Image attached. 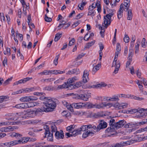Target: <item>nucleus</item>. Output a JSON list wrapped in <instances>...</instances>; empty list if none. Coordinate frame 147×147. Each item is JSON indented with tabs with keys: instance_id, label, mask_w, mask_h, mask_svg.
<instances>
[{
	"instance_id": "1",
	"label": "nucleus",
	"mask_w": 147,
	"mask_h": 147,
	"mask_svg": "<svg viewBox=\"0 0 147 147\" xmlns=\"http://www.w3.org/2000/svg\"><path fill=\"white\" fill-rule=\"evenodd\" d=\"M58 102V100L57 99L52 98L50 97L47 99L45 102H43L46 111L48 112L53 111L56 107V103Z\"/></svg>"
},
{
	"instance_id": "2",
	"label": "nucleus",
	"mask_w": 147,
	"mask_h": 147,
	"mask_svg": "<svg viewBox=\"0 0 147 147\" xmlns=\"http://www.w3.org/2000/svg\"><path fill=\"white\" fill-rule=\"evenodd\" d=\"M44 128L45 130V136L44 138L47 137V140L48 141H51L53 140V134L49 131V127L47 125H45L44 127Z\"/></svg>"
},
{
	"instance_id": "3",
	"label": "nucleus",
	"mask_w": 147,
	"mask_h": 147,
	"mask_svg": "<svg viewBox=\"0 0 147 147\" xmlns=\"http://www.w3.org/2000/svg\"><path fill=\"white\" fill-rule=\"evenodd\" d=\"M10 136L13 137H15L18 139H19L21 138H22L23 144L25 143L28 142V137L22 138V135L18 133L13 132L10 135Z\"/></svg>"
},
{
	"instance_id": "4",
	"label": "nucleus",
	"mask_w": 147,
	"mask_h": 147,
	"mask_svg": "<svg viewBox=\"0 0 147 147\" xmlns=\"http://www.w3.org/2000/svg\"><path fill=\"white\" fill-rule=\"evenodd\" d=\"M28 134L33 137H36V135L35 133L38 132L42 130V129H38L35 127H30L28 128Z\"/></svg>"
},
{
	"instance_id": "5",
	"label": "nucleus",
	"mask_w": 147,
	"mask_h": 147,
	"mask_svg": "<svg viewBox=\"0 0 147 147\" xmlns=\"http://www.w3.org/2000/svg\"><path fill=\"white\" fill-rule=\"evenodd\" d=\"M114 123H115V120L113 118H111L109 122L110 127H108L106 129L105 133L111 132L115 130V128L113 125Z\"/></svg>"
},
{
	"instance_id": "6",
	"label": "nucleus",
	"mask_w": 147,
	"mask_h": 147,
	"mask_svg": "<svg viewBox=\"0 0 147 147\" xmlns=\"http://www.w3.org/2000/svg\"><path fill=\"white\" fill-rule=\"evenodd\" d=\"M117 59H115L114 58L112 66V67L115 66V69L113 72V73H114L115 74L118 73L120 66V62H119L118 61L117 62Z\"/></svg>"
},
{
	"instance_id": "7",
	"label": "nucleus",
	"mask_w": 147,
	"mask_h": 147,
	"mask_svg": "<svg viewBox=\"0 0 147 147\" xmlns=\"http://www.w3.org/2000/svg\"><path fill=\"white\" fill-rule=\"evenodd\" d=\"M126 121L124 120H120L118 122L114 123V126L115 129H117L122 127L125 124Z\"/></svg>"
},
{
	"instance_id": "8",
	"label": "nucleus",
	"mask_w": 147,
	"mask_h": 147,
	"mask_svg": "<svg viewBox=\"0 0 147 147\" xmlns=\"http://www.w3.org/2000/svg\"><path fill=\"white\" fill-rule=\"evenodd\" d=\"M107 126V124L103 120L100 121V123L97 126V131H99L100 129L106 128Z\"/></svg>"
},
{
	"instance_id": "9",
	"label": "nucleus",
	"mask_w": 147,
	"mask_h": 147,
	"mask_svg": "<svg viewBox=\"0 0 147 147\" xmlns=\"http://www.w3.org/2000/svg\"><path fill=\"white\" fill-rule=\"evenodd\" d=\"M89 75L88 71L86 70H85L83 72V76L82 77V82L84 83H86L88 82V80H89Z\"/></svg>"
},
{
	"instance_id": "10",
	"label": "nucleus",
	"mask_w": 147,
	"mask_h": 147,
	"mask_svg": "<svg viewBox=\"0 0 147 147\" xmlns=\"http://www.w3.org/2000/svg\"><path fill=\"white\" fill-rule=\"evenodd\" d=\"M55 136V138L57 139H63L64 137V134L62 130H60V132L58 131H56Z\"/></svg>"
},
{
	"instance_id": "11",
	"label": "nucleus",
	"mask_w": 147,
	"mask_h": 147,
	"mask_svg": "<svg viewBox=\"0 0 147 147\" xmlns=\"http://www.w3.org/2000/svg\"><path fill=\"white\" fill-rule=\"evenodd\" d=\"M107 11L108 13L105 16V17H107V19L109 20H111V17L114 15V13L112 9H110L108 8Z\"/></svg>"
},
{
	"instance_id": "12",
	"label": "nucleus",
	"mask_w": 147,
	"mask_h": 147,
	"mask_svg": "<svg viewBox=\"0 0 147 147\" xmlns=\"http://www.w3.org/2000/svg\"><path fill=\"white\" fill-rule=\"evenodd\" d=\"M123 4L122 3L120 5V7L117 13V17L119 19H120L123 16Z\"/></svg>"
},
{
	"instance_id": "13",
	"label": "nucleus",
	"mask_w": 147,
	"mask_h": 147,
	"mask_svg": "<svg viewBox=\"0 0 147 147\" xmlns=\"http://www.w3.org/2000/svg\"><path fill=\"white\" fill-rule=\"evenodd\" d=\"M104 24H105V27L107 28L108 26L110 25L111 24V22L112 21L111 20H109L107 19V17H105V16L104 17Z\"/></svg>"
},
{
	"instance_id": "14",
	"label": "nucleus",
	"mask_w": 147,
	"mask_h": 147,
	"mask_svg": "<svg viewBox=\"0 0 147 147\" xmlns=\"http://www.w3.org/2000/svg\"><path fill=\"white\" fill-rule=\"evenodd\" d=\"M80 71L79 69L76 68L68 71L66 74H67L69 75L71 74H80Z\"/></svg>"
},
{
	"instance_id": "15",
	"label": "nucleus",
	"mask_w": 147,
	"mask_h": 147,
	"mask_svg": "<svg viewBox=\"0 0 147 147\" xmlns=\"http://www.w3.org/2000/svg\"><path fill=\"white\" fill-rule=\"evenodd\" d=\"M107 84L104 82H101L100 84H98L96 85H93L91 86L90 88H98L102 87H104L106 86Z\"/></svg>"
},
{
	"instance_id": "16",
	"label": "nucleus",
	"mask_w": 147,
	"mask_h": 147,
	"mask_svg": "<svg viewBox=\"0 0 147 147\" xmlns=\"http://www.w3.org/2000/svg\"><path fill=\"white\" fill-rule=\"evenodd\" d=\"M47 112V111H46L45 108V107L43 108H38L36 109L35 111V113L36 114H40V113L43 112Z\"/></svg>"
},
{
	"instance_id": "17",
	"label": "nucleus",
	"mask_w": 147,
	"mask_h": 147,
	"mask_svg": "<svg viewBox=\"0 0 147 147\" xmlns=\"http://www.w3.org/2000/svg\"><path fill=\"white\" fill-rule=\"evenodd\" d=\"M110 104H106V103L103 102H102L101 104H100L98 105H95V108L97 109H100L103 108L104 107H106L107 106H109Z\"/></svg>"
},
{
	"instance_id": "18",
	"label": "nucleus",
	"mask_w": 147,
	"mask_h": 147,
	"mask_svg": "<svg viewBox=\"0 0 147 147\" xmlns=\"http://www.w3.org/2000/svg\"><path fill=\"white\" fill-rule=\"evenodd\" d=\"M94 133L92 131H85L84 133L82 134V137L84 138H85L87 137L88 136L90 135L92 136L94 135Z\"/></svg>"
},
{
	"instance_id": "19",
	"label": "nucleus",
	"mask_w": 147,
	"mask_h": 147,
	"mask_svg": "<svg viewBox=\"0 0 147 147\" xmlns=\"http://www.w3.org/2000/svg\"><path fill=\"white\" fill-rule=\"evenodd\" d=\"M17 129L16 126H9L5 127V132H9L13 131L14 129Z\"/></svg>"
},
{
	"instance_id": "20",
	"label": "nucleus",
	"mask_w": 147,
	"mask_h": 147,
	"mask_svg": "<svg viewBox=\"0 0 147 147\" xmlns=\"http://www.w3.org/2000/svg\"><path fill=\"white\" fill-rule=\"evenodd\" d=\"M101 67L100 63H98L97 65L95 66L93 69L92 73L93 74H94Z\"/></svg>"
},
{
	"instance_id": "21",
	"label": "nucleus",
	"mask_w": 147,
	"mask_h": 147,
	"mask_svg": "<svg viewBox=\"0 0 147 147\" xmlns=\"http://www.w3.org/2000/svg\"><path fill=\"white\" fill-rule=\"evenodd\" d=\"M83 103H74L72 104V106L74 107V108L76 109H79L82 107Z\"/></svg>"
},
{
	"instance_id": "22",
	"label": "nucleus",
	"mask_w": 147,
	"mask_h": 147,
	"mask_svg": "<svg viewBox=\"0 0 147 147\" xmlns=\"http://www.w3.org/2000/svg\"><path fill=\"white\" fill-rule=\"evenodd\" d=\"M15 142V140L10 141L9 142H5L3 144L4 145L6 146L7 147H11L16 145Z\"/></svg>"
},
{
	"instance_id": "23",
	"label": "nucleus",
	"mask_w": 147,
	"mask_h": 147,
	"mask_svg": "<svg viewBox=\"0 0 147 147\" xmlns=\"http://www.w3.org/2000/svg\"><path fill=\"white\" fill-rule=\"evenodd\" d=\"M126 144V142H121L120 143H117L115 144L112 145L111 147H122L125 146Z\"/></svg>"
},
{
	"instance_id": "24",
	"label": "nucleus",
	"mask_w": 147,
	"mask_h": 147,
	"mask_svg": "<svg viewBox=\"0 0 147 147\" xmlns=\"http://www.w3.org/2000/svg\"><path fill=\"white\" fill-rule=\"evenodd\" d=\"M127 19L128 20H131L132 19L133 14L132 13V10L129 9L127 10Z\"/></svg>"
},
{
	"instance_id": "25",
	"label": "nucleus",
	"mask_w": 147,
	"mask_h": 147,
	"mask_svg": "<svg viewBox=\"0 0 147 147\" xmlns=\"http://www.w3.org/2000/svg\"><path fill=\"white\" fill-rule=\"evenodd\" d=\"M26 109L30 107H32L35 106L36 105V103L33 102H30L27 103H25Z\"/></svg>"
},
{
	"instance_id": "26",
	"label": "nucleus",
	"mask_w": 147,
	"mask_h": 147,
	"mask_svg": "<svg viewBox=\"0 0 147 147\" xmlns=\"http://www.w3.org/2000/svg\"><path fill=\"white\" fill-rule=\"evenodd\" d=\"M32 79V78L27 77L22 79L19 80L18 81L19 84L22 83H24L27 81L31 80Z\"/></svg>"
},
{
	"instance_id": "27",
	"label": "nucleus",
	"mask_w": 147,
	"mask_h": 147,
	"mask_svg": "<svg viewBox=\"0 0 147 147\" xmlns=\"http://www.w3.org/2000/svg\"><path fill=\"white\" fill-rule=\"evenodd\" d=\"M79 97H80V99H82L86 101L88 100V98L87 97V96L86 94H80V96H79Z\"/></svg>"
},
{
	"instance_id": "28",
	"label": "nucleus",
	"mask_w": 147,
	"mask_h": 147,
	"mask_svg": "<svg viewBox=\"0 0 147 147\" xmlns=\"http://www.w3.org/2000/svg\"><path fill=\"white\" fill-rule=\"evenodd\" d=\"M29 99V96H26L20 98V100L22 102H30Z\"/></svg>"
},
{
	"instance_id": "29",
	"label": "nucleus",
	"mask_w": 147,
	"mask_h": 147,
	"mask_svg": "<svg viewBox=\"0 0 147 147\" xmlns=\"http://www.w3.org/2000/svg\"><path fill=\"white\" fill-rule=\"evenodd\" d=\"M15 107L18 109H26L25 103L18 104L15 106Z\"/></svg>"
},
{
	"instance_id": "30",
	"label": "nucleus",
	"mask_w": 147,
	"mask_h": 147,
	"mask_svg": "<svg viewBox=\"0 0 147 147\" xmlns=\"http://www.w3.org/2000/svg\"><path fill=\"white\" fill-rule=\"evenodd\" d=\"M71 132V133L73 136H76L81 133V132H80V131L78 129L72 131Z\"/></svg>"
},
{
	"instance_id": "31",
	"label": "nucleus",
	"mask_w": 147,
	"mask_h": 147,
	"mask_svg": "<svg viewBox=\"0 0 147 147\" xmlns=\"http://www.w3.org/2000/svg\"><path fill=\"white\" fill-rule=\"evenodd\" d=\"M130 5V3H128L124 1V3L123 4V6H124L125 7H124V11H127V10L129 9V7Z\"/></svg>"
},
{
	"instance_id": "32",
	"label": "nucleus",
	"mask_w": 147,
	"mask_h": 147,
	"mask_svg": "<svg viewBox=\"0 0 147 147\" xmlns=\"http://www.w3.org/2000/svg\"><path fill=\"white\" fill-rule=\"evenodd\" d=\"M134 50L132 48L129 49L128 57V59H132V57L133 56L134 54Z\"/></svg>"
},
{
	"instance_id": "33",
	"label": "nucleus",
	"mask_w": 147,
	"mask_h": 147,
	"mask_svg": "<svg viewBox=\"0 0 147 147\" xmlns=\"http://www.w3.org/2000/svg\"><path fill=\"white\" fill-rule=\"evenodd\" d=\"M138 109H129L127 111V112L130 114H133L136 112H138Z\"/></svg>"
},
{
	"instance_id": "34",
	"label": "nucleus",
	"mask_w": 147,
	"mask_h": 147,
	"mask_svg": "<svg viewBox=\"0 0 147 147\" xmlns=\"http://www.w3.org/2000/svg\"><path fill=\"white\" fill-rule=\"evenodd\" d=\"M95 42V41L94 40L87 43L85 46V48H89L90 47L93 45Z\"/></svg>"
},
{
	"instance_id": "35",
	"label": "nucleus",
	"mask_w": 147,
	"mask_h": 147,
	"mask_svg": "<svg viewBox=\"0 0 147 147\" xmlns=\"http://www.w3.org/2000/svg\"><path fill=\"white\" fill-rule=\"evenodd\" d=\"M66 88H68L69 90H71L73 88L75 89V88L74 86V84H73L71 83H66Z\"/></svg>"
},
{
	"instance_id": "36",
	"label": "nucleus",
	"mask_w": 147,
	"mask_h": 147,
	"mask_svg": "<svg viewBox=\"0 0 147 147\" xmlns=\"http://www.w3.org/2000/svg\"><path fill=\"white\" fill-rule=\"evenodd\" d=\"M62 35V34L61 33L60 34L59 33H57L55 35L54 39V40L55 42H57L58 41L61 37Z\"/></svg>"
},
{
	"instance_id": "37",
	"label": "nucleus",
	"mask_w": 147,
	"mask_h": 147,
	"mask_svg": "<svg viewBox=\"0 0 147 147\" xmlns=\"http://www.w3.org/2000/svg\"><path fill=\"white\" fill-rule=\"evenodd\" d=\"M63 88H66V82H65L62 85H59L58 86L56 89L58 90L62 89Z\"/></svg>"
},
{
	"instance_id": "38",
	"label": "nucleus",
	"mask_w": 147,
	"mask_h": 147,
	"mask_svg": "<svg viewBox=\"0 0 147 147\" xmlns=\"http://www.w3.org/2000/svg\"><path fill=\"white\" fill-rule=\"evenodd\" d=\"M78 129L80 132H81V131H84L88 130L87 125L82 126L79 129Z\"/></svg>"
},
{
	"instance_id": "39",
	"label": "nucleus",
	"mask_w": 147,
	"mask_h": 147,
	"mask_svg": "<svg viewBox=\"0 0 147 147\" xmlns=\"http://www.w3.org/2000/svg\"><path fill=\"white\" fill-rule=\"evenodd\" d=\"M77 80V77H73L69 79H68L67 81V83H71L72 84L75 81V80Z\"/></svg>"
},
{
	"instance_id": "40",
	"label": "nucleus",
	"mask_w": 147,
	"mask_h": 147,
	"mask_svg": "<svg viewBox=\"0 0 147 147\" xmlns=\"http://www.w3.org/2000/svg\"><path fill=\"white\" fill-rule=\"evenodd\" d=\"M111 100L112 101H117L119 99L118 96L114 95L112 96Z\"/></svg>"
},
{
	"instance_id": "41",
	"label": "nucleus",
	"mask_w": 147,
	"mask_h": 147,
	"mask_svg": "<svg viewBox=\"0 0 147 147\" xmlns=\"http://www.w3.org/2000/svg\"><path fill=\"white\" fill-rule=\"evenodd\" d=\"M104 116H105V114H103L102 113L99 112H98L96 113H95L94 115V116L95 117H103Z\"/></svg>"
},
{
	"instance_id": "42",
	"label": "nucleus",
	"mask_w": 147,
	"mask_h": 147,
	"mask_svg": "<svg viewBox=\"0 0 147 147\" xmlns=\"http://www.w3.org/2000/svg\"><path fill=\"white\" fill-rule=\"evenodd\" d=\"M88 35V33H87L86 35H85V36H84V39L85 40H86V41H88L89 40V39L90 38V37H92V36H94V34L92 32L90 34V36L88 37L87 38H86V37Z\"/></svg>"
},
{
	"instance_id": "43",
	"label": "nucleus",
	"mask_w": 147,
	"mask_h": 147,
	"mask_svg": "<svg viewBox=\"0 0 147 147\" xmlns=\"http://www.w3.org/2000/svg\"><path fill=\"white\" fill-rule=\"evenodd\" d=\"M43 90H45L50 91L51 90H53V87L51 86H48L44 87L43 88Z\"/></svg>"
},
{
	"instance_id": "44",
	"label": "nucleus",
	"mask_w": 147,
	"mask_h": 147,
	"mask_svg": "<svg viewBox=\"0 0 147 147\" xmlns=\"http://www.w3.org/2000/svg\"><path fill=\"white\" fill-rule=\"evenodd\" d=\"M51 133H52L53 134V132H55L56 131H57V127L55 125L51 126Z\"/></svg>"
},
{
	"instance_id": "45",
	"label": "nucleus",
	"mask_w": 147,
	"mask_h": 147,
	"mask_svg": "<svg viewBox=\"0 0 147 147\" xmlns=\"http://www.w3.org/2000/svg\"><path fill=\"white\" fill-rule=\"evenodd\" d=\"M59 57V54L56 55L55 58V59L53 61V63L54 64L56 65L58 64V61Z\"/></svg>"
},
{
	"instance_id": "46",
	"label": "nucleus",
	"mask_w": 147,
	"mask_h": 147,
	"mask_svg": "<svg viewBox=\"0 0 147 147\" xmlns=\"http://www.w3.org/2000/svg\"><path fill=\"white\" fill-rule=\"evenodd\" d=\"M147 115V113L145 112V110H143V112L139 115H138V116L140 118H141V117L146 116Z\"/></svg>"
},
{
	"instance_id": "47",
	"label": "nucleus",
	"mask_w": 147,
	"mask_h": 147,
	"mask_svg": "<svg viewBox=\"0 0 147 147\" xmlns=\"http://www.w3.org/2000/svg\"><path fill=\"white\" fill-rule=\"evenodd\" d=\"M74 128L73 127V125H71L67 127V131H69L70 132H71L72 131H73V129H74Z\"/></svg>"
},
{
	"instance_id": "48",
	"label": "nucleus",
	"mask_w": 147,
	"mask_h": 147,
	"mask_svg": "<svg viewBox=\"0 0 147 147\" xmlns=\"http://www.w3.org/2000/svg\"><path fill=\"white\" fill-rule=\"evenodd\" d=\"M12 79V77H11L7 79L6 80H5L4 82L3 83V85L4 86H5L9 84V82Z\"/></svg>"
},
{
	"instance_id": "49",
	"label": "nucleus",
	"mask_w": 147,
	"mask_h": 147,
	"mask_svg": "<svg viewBox=\"0 0 147 147\" xmlns=\"http://www.w3.org/2000/svg\"><path fill=\"white\" fill-rule=\"evenodd\" d=\"M28 26H29V28L30 29H31V28L30 26V22H31V15L30 14H29L28 16Z\"/></svg>"
},
{
	"instance_id": "50",
	"label": "nucleus",
	"mask_w": 147,
	"mask_h": 147,
	"mask_svg": "<svg viewBox=\"0 0 147 147\" xmlns=\"http://www.w3.org/2000/svg\"><path fill=\"white\" fill-rule=\"evenodd\" d=\"M71 95H73V98L76 99H80V97H79V96H80V94H74L72 93L71 94Z\"/></svg>"
},
{
	"instance_id": "51",
	"label": "nucleus",
	"mask_w": 147,
	"mask_h": 147,
	"mask_svg": "<svg viewBox=\"0 0 147 147\" xmlns=\"http://www.w3.org/2000/svg\"><path fill=\"white\" fill-rule=\"evenodd\" d=\"M45 20L47 22H51L52 21V19L48 17L47 14L45 15Z\"/></svg>"
},
{
	"instance_id": "52",
	"label": "nucleus",
	"mask_w": 147,
	"mask_h": 147,
	"mask_svg": "<svg viewBox=\"0 0 147 147\" xmlns=\"http://www.w3.org/2000/svg\"><path fill=\"white\" fill-rule=\"evenodd\" d=\"M129 37L127 35L125 34L123 38V40L125 43L128 42H129Z\"/></svg>"
},
{
	"instance_id": "53",
	"label": "nucleus",
	"mask_w": 147,
	"mask_h": 147,
	"mask_svg": "<svg viewBox=\"0 0 147 147\" xmlns=\"http://www.w3.org/2000/svg\"><path fill=\"white\" fill-rule=\"evenodd\" d=\"M66 107L68 110L70 111L71 112H73L74 110L73 108H74V107H73L72 106V104L70 105H67Z\"/></svg>"
},
{
	"instance_id": "54",
	"label": "nucleus",
	"mask_w": 147,
	"mask_h": 147,
	"mask_svg": "<svg viewBox=\"0 0 147 147\" xmlns=\"http://www.w3.org/2000/svg\"><path fill=\"white\" fill-rule=\"evenodd\" d=\"M84 14L83 13H79L78 15L76 16L75 19L76 20H78L80 19L84 15Z\"/></svg>"
},
{
	"instance_id": "55",
	"label": "nucleus",
	"mask_w": 147,
	"mask_h": 147,
	"mask_svg": "<svg viewBox=\"0 0 147 147\" xmlns=\"http://www.w3.org/2000/svg\"><path fill=\"white\" fill-rule=\"evenodd\" d=\"M121 47L120 44L119 43H117V44L116 51L118 52H120L121 51Z\"/></svg>"
},
{
	"instance_id": "56",
	"label": "nucleus",
	"mask_w": 147,
	"mask_h": 147,
	"mask_svg": "<svg viewBox=\"0 0 147 147\" xmlns=\"http://www.w3.org/2000/svg\"><path fill=\"white\" fill-rule=\"evenodd\" d=\"M81 86V83L80 82H76L75 84H74V86L75 88H78Z\"/></svg>"
},
{
	"instance_id": "57",
	"label": "nucleus",
	"mask_w": 147,
	"mask_h": 147,
	"mask_svg": "<svg viewBox=\"0 0 147 147\" xmlns=\"http://www.w3.org/2000/svg\"><path fill=\"white\" fill-rule=\"evenodd\" d=\"M30 98V102L33 101L34 100H36L37 99V98L33 96H29Z\"/></svg>"
},
{
	"instance_id": "58",
	"label": "nucleus",
	"mask_w": 147,
	"mask_h": 147,
	"mask_svg": "<svg viewBox=\"0 0 147 147\" xmlns=\"http://www.w3.org/2000/svg\"><path fill=\"white\" fill-rule=\"evenodd\" d=\"M128 60L127 62L126 63V67H128L129 65L132 61V59H128Z\"/></svg>"
},
{
	"instance_id": "59",
	"label": "nucleus",
	"mask_w": 147,
	"mask_h": 147,
	"mask_svg": "<svg viewBox=\"0 0 147 147\" xmlns=\"http://www.w3.org/2000/svg\"><path fill=\"white\" fill-rule=\"evenodd\" d=\"M50 74H58V70H50Z\"/></svg>"
},
{
	"instance_id": "60",
	"label": "nucleus",
	"mask_w": 147,
	"mask_h": 147,
	"mask_svg": "<svg viewBox=\"0 0 147 147\" xmlns=\"http://www.w3.org/2000/svg\"><path fill=\"white\" fill-rule=\"evenodd\" d=\"M75 40L74 38H73L70 41L69 43V46H72L75 42Z\"/></svg>"
},
{
	"instance_id": "61",
	"label": "nucleus",
	"mask_w": 147,
	"mask_h": 147,
	"mask_svg": "<svg viewBox=\"0 0 147 147\" xmlns=\"http://www.w3.org/2000/svg\"><path fill=\"white\" fill-rule=\"evenodd\" d=\"M49 97H45L43 96H41L39 98L40 100H44L43 102H45V100H46V99H48V98H49Z\"/></svg>"
},
{
	"instance_id": "62",
	"label": "nucleus",
	"mask_w": 147,
	"mask_h": 147,
	"mask_svg": "<svg viewBox=\"0 0 147 147\" xmlns=\"http://www.w3.org/2000/svg\"><path fill=\"white\" fill-rule=\"evenodd\" d=\"M60 22L61 23L59 24L58 26V27L59 28H60L61 26L65 25L66 24V22L64 20H62V21H60Z\"/></svg>"
},
{
	"instance_id": "63",
	"label": "nucleus",
	"mask_w": 147,
	"mask_h": 147,
	"mask_svg": "<svg viewBox=\"0 0 147 147\" xmlns=\"http://www.w3.org/2000/svg\"><path fill=\"white\" fill-rule=\"evenodd\" d=\"M113 106L116 108H118L119 109H121V105L119 103H117L114 104Z\"/></svg>"
},
{
	"instance_id": "64",
	"label": "nucleus",
	"mask_w": 147,
	"mask_h": 147,
	"mask_svg": "<svg viewBox=\"0 0 147 147\" xmlns=\"http://www.w3.org/2000/svg\"><path fill=\"white\" fill-rule=\"evenodd\" d=\"M127 106V103H123L121 104V109H124Z\"/></svg>"
}]
</instances>
